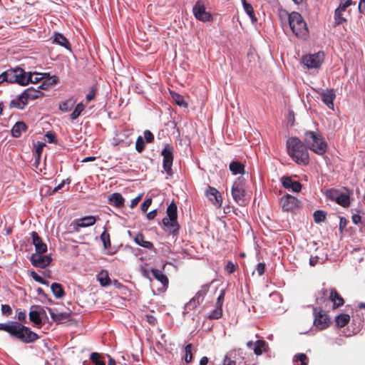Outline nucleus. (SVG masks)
<instances>
[{
	"label": "nucleus",
	"mask_w": 365,
	"mask_h": 365,
	"mask_svg": "<svg viewBox=\"0 0 365 365\" xmlns=\"http://www.w3.org/2000/svg\"><path fill=\"white\" fill-rule=\"evenodd\" d=\"M324 59V53L319 51L316 53L303 56L302 63L307 68H319L321 67Z\"/></svg>",
	"instance_id": "9d476101"
},
{
	"label": "nucleus",
	"mask_w": 365,
	"mask_h": 365,
	"mask_svg": "<svg viewBox=\"0 0 365 365\" xmlns=\"http://www.w3.org/2000/svg\"><path fill=\"white\" fill-rule=\"evenodd\" d=\"M222 315V307L216 306L215 309L212 311L208 315V318L210 319H220Z\"/></svg>",
	"instance_id": "c03bdc74"
},
{
	"label": "nucleus",
	"mask_w": 365,
	"mask_h": 365,
	"mask_svg": "<svg viewBox=\"0 0 365 365\" xmlns=\"http://www.w3.org/2000/svg\"><path fill=\"white\" fill-rule=\"evenodd\" d=\"M27 103L28 102L26 101L25 96L21 93L18 98L13 99L10 102V107L23 109Z\"/></svg>",
	"instance_id": "cd10ccee"
},
{
	"label": "nucleus",
	"mask_w": 365,
	"mask_h": 365,
	"mask_svg": "<svg viewBox=\"0 0 365 365\" xmlns=\"http://www.w3.org/2000/svg\"><path fill=\"white\" fill-rule=\"evenodd\" d=\"M152 203L151 198H147L142 204H141V210L143 212H146L148 210V207L150 206Z\"/></svg>",
	"instance_id": "bf43d9fd"
},
{
	"label": "nucleus",
	"mask_w": 365,
	"mask_h": 365,
	"mask_svg": "<svg viewBox=\"0 0 365 365\" xmlns=\"http://www.w3.org/2000/svg\"><path fill=\"white\" fill-rule=\"evenodd\" d=\"M48 77L46 78L45 76V78L43 79V81L42 82V83L38 86V88H40V89H42V90H45V89H47V88L49 86H51L53 84H56L58 81V77L56 76H53L52 77H50L48 74Z\"/></svg>",
	"instance_id": "72a5a7b5"
},
{
	"label": "nucleus",
	"mask_w": 365,
	"mask_h": 365,
	"mask_svg": "<svg viewBox=\"0 0 365 365\" xmlns=\"http://www.w3.org/2000/svg\"><path fill=\"white\" fill-rule=\"evenodd\" d=\"M110 203L116 207H122L124 205V198L118 192L113 193L109 197Z\"/></svg>",
	"instance_id": "bb28decb"
},
{
	"label": "nucleus",
	"mask_w": 365,
	"mask_h": 365,
	"mask_svg": "<svg viewBox=\"0 0 365 365\" xmlns=\"http://www.w3.org/2000/svg\"><path fill=\"white\" fill-rule=\"evenodd\" d=\"M318 93L322 97V101L327 107L331 110H334V101L336 98L335 92L333 89L321 90L318 91Z\"/></svg>",
	"instance_id": "2eb2a0df"
},
{
	"label": "nucleus",
	"mask_w": 365,
	"mask_h": 365,
	"mask_svg": "<svg viewBox=\"0 0 365 365\" xmlns=\"http://www.w3.org/2000/svg\"><path fill=\"white\" fill-rule=\"evenodd\" d=\"M29 319L36 325H41L42 321L38 311H31L29 314Z\"/></svg>",
	"instance_id": "79ce46f5"
},
{
	"label": "nucleus",
	"mask_w": 365,
	"mask_h": 365,
	"mask_svg": "<svg viewBox=\"0 0 365 365\" xmlns=\"http://www.w3.org/2000/svg\"><path fill=\"white\" fill-rule=\"evenodd\" d=\"M30 260L34 267L43 269L51 264L52 258L49 255L35 253L31 255Z\"/></svg>",
	"instance_id": "4468645a"
},
{
	"label": "nucleus",
	"mask_w": 365,
	"mask_h": 365,
	"mask_svg": "<svg viewBox=\"0 0 365 365\" xmlns=\"http://www.w3.org/2000/svg\"><path fill=\"white\" fill-rule=\"evenodd\" d=\"M342 12H340L337 10H335L334 11V19H335V24L339 25L343 22L346 21V19L342 16Z\"/></svg>",
	"instance_id": "5fc2aeb1"
},
{
	"label": "nucleus",
	"mask_w": 365,
	"mask_h": 365,
	"mask_svg": "<svg viewBox=\"0 0 365 365\" xmlns=\"http://www.w3.org/2000/svg\"><path fill=\"white\" fill-rule=\"evenodd\" d=\"M282 186L285 189H292L293 192H299L302 190V184L299 181L292 180L289 176H283L281 178Z\"/></svg>",
	"instance_id": "dca6fc26"
},
{
	"label": "nucleus",
	"mask_w": 365,
	"mask_h": 365,
	"mask_svg": "<svg viewBox=\"0 0 365 365\" xmlns=\"http://www.w3.org/2000/svg\"><path fill=\"white\" fill-rule=\"evenodd\" d=\"M0 330L6 331L13 338L25 344L33 343L38 339L36 333L18 322H11L9 324L0 323Z\"/></svg>",
	"instance_id": "f257e3e1"
},
{
	"label": "nucleus",
	"mask_w": 365,
	"mask_h": 365,
	"mask_svg": "<svg viewBox=\"0 0 365 365\" xmlns=\"http://www.w3.org/2000/svg\"><path fill=\"white\" fill-rule=\"evenodd\" d=\"M192 13L195 17L202 22L212 21V16L210 13L205 11V7L202 1H197L192 8Z\"/></svg>",
	"instance_id": "f8f14e48"
},
{
	"label": "nucleus",
	"mask_w": 365,
	"mask_h": 365,
	"mask_svg": "<svg viewBox=\"0 0 365 365\" xmlns=\"http://www.w3.org/2000/svg\"><path fill=\"white\" fill-rule=\"evenodd\" d=\"M22 93L27 102L29 99L34 100L43 96V93L41 91L36 90L33 87L26 89Z\"/></svg>",
	"instance_id": "b1692460"
},
{
	"label": "nucleus",
	"mask_w": 365,
	"mask_h": 365,
	"mask_svg": "<svg viewBox=\"0 0 365 365\" xmlns=\"http://www.w3.org/2000/svg\"><path fill=\"white\" fill-rule=\"evenodd\" d=\"M97 280L103 287H108L111 284V280L106 270H102L99 274H97Z\"/></svg>",
	"instance_id": "c85d7f7f"
},
{
	"label": "nucleus",
	"mask_w": 365,
	"mask_h": 365,
	"mask_svg": "<svg viewBox=\"0 0 365 365\" xmlns=\"http://www.w3.org/2000/svg\"><path fill=\"white\" fill-rule=\"evenodd\" d=\"M90 359L95 365H106L104 361L101 360V355L97 352L92 353Z\"/></svg>",
	"instance_id": "a18cd8bd"
},
{
	"label": "nucleus",
	"mask_w": 365,
	"mask_h": 365,
	"mask_svg": "<svg viewBox=\"0 0 365 365\" xmlns=\"http://www.w3.org/2000/svg\"><path fill=\"white\" fill-rule=\"evenodd\" d=\"M352 4L351 0H345L344 1H341L337 9L336 10L344 12L346 11V8Z\"/></svg>",
	"instance_id": "6e6d98bb"
},
{
	"label": "nucleus",
	"mask_w": 365,
	"mask_h": 365,
	"mask_svg": "<svg viewBox=\"0 0 365 365\" xmlns=\"http://www.w3.org/2000/svg\"><path fill=\"white\" fill-rule=\"evenodd\" d=\"M151 274L154 279L162 284V289H166L168 287L169 280L168 277L160 269H151Z\"/></svg>",
	"instance_id": "aec40b11"
},
{
	"label": "nucleus",
	"mask_w": 365,
	"mask_h": 365,
	"mask_svg": "<svg viewBox=\"0 0 365 365\" xmlns=\"http://www.w3.org/2000/svg\"><path fill=\"white\" fill-rule=\"evenodd\" d=\"M3 76L5 78V81L7 83H16L21 86H26L28 84L29 80L25 78V71L20 67L8 69L3 72Z\"/></svg>",
	"instance_id": "423d86ee"
},
{
	"label": "nucleus",
	"mask_w": 365,
	"mask_h": 365,
	"mask_svg": "<svg viewBox=\"0 0 365 365\" xmlns=\"http://www.w3.org/2000/svg\"><path fill=\"white\" fill-rule=\"evenodd\" d=\"M245 185V182L243 180L238 179V180L234 182L232 186V196L234 200L240 206L245 205L247 203Z\"/></svg>",
	"instance_id": "0eeeda50"
},
{
	"label": "nucleus",
	"mask_w": 365,
	"mask_h": 365,
	"mask_svg": "<svg viewBox=\"0 0 365 365\" xmlns=\"http://www.w3.org/2000/svg\"><path fill=\"white\" fill-rule=\"evenodd\" d=\"M1 309L2 314L6 317H9L12 314V309L9 304H2Z\"/></svg>",
	"instance_id": "4d7b16f0"
},
{
	"label": "nucleus",
	"mask_w": 365,
	"mask_h": 365,
	"mask_svg": "<svg viewBox=\"0 0 365 365\" xmlns=\"http://www.w3.org/2000/svg\"><path fill=\"white\" fill-rule=\"evenodd\" d=\"M30 276L35 280L36 282H38L42 284H48V282L44 279L43 277H41L40 275H38L36 272L31 271L30 272Z\"/></svg>",
	"instance_id": "3c124183"
},
{
	"label": "nucleus",
	"mask_w": 365,
	"mask_h": 365,
	"mask_svg": "<svg viewBox=\"0 0 365 365\" xmlns=\"http://www.w3.org/2000/svg\"><path fill=\"white\" fill-rule=\"evenodd\" d=\"M294 361H299L300 365H307L308 357L305 354H299L294 356Z\"/></svg>",
	"instance_id": "8fccbe9b"
},
{
	"label": "nucleus",
	"mask_w": 365,
	"mask_h": 365,
	"mask_svg": "<svg viewBox=\"0 0 365 365\" xmlns=\"http://www.w3.org/2000/svg\"><path fill=\"white\" fill-rule=\"evenodd\" d=\"M280 204L282 210L286 212H292L299 206V200L291 195H286L281 197Z\"/></svg>",
	"instance_id": "ddd939ff"
},
{
	"label": "nucleus",
	"mask_w": 365,
	"mask_h": 365,
	"mask_svg": "<svg viewBox=\"0 0 365 365\" xmlns=\"http://www.w3.org/2000/svg\"><path fill=\"white\" fill-rule=\"evenodd\" d=\"M314 316V324L319 330H324L329 327L331 319L328 314L322 307H313Z\"/></svg>",
	"instance_id": "1a4fd4ad"
},
{
	"label": "nucleus",
	"mask_w": 365,
	"mask_h": 365,
	"mask_svg": "<svg viewBox=\"0 0 365 365\" xmlns=\"http://www.w3.org/2000/svg\"><path fill=\"white\" fill-rule=\"evenodd\" d=\"M31 237L36 253L43 254L47 252V245L42 241L36 232H31Z\"/></svg>",
	"instance_id": "6ab92c4d"
},
{
	"label": "nucleus",
	"mask_w": 365,
	"mask_h": 365,
	"mask_svg": "<svg viewBox=\"0 0 365 365\" xmlns=\"http://www.w3.org/2000/svg\"><path fill=\"white\" fill-rule=\"evenodd\" d=\"M76 103V100L74 98H69L65 101L59 103V109L65 113L68 112L73 108Z\"/></svg>",
	"instance_id": "c756f323"
},
{
	"label": "nucleus",
	"mask_w": 365,
	"mask_h": 365,
	"mask_svg": "<svg viewBox=\"0 0 365 365\" xmlns=\"http://www.w3.org/2000/svg\"><path fill=\"white\" fill-rule=\"evenodd\" d=\"M339 192H340L338 190L329 189L327 190L326 195L331 200L336 201L337 195L339 194Z\"/></svg>",
	"instance_id": "864d4df0"
},
{
	"label": "nucleus",
	"mask_w": 365,
	"mask_h": 365,
	"mask_svg": "<svg viewBox=\"0 0 365 365\" xmlns=\"http://www.w3.org/2000/svg\"><path fill=\"white\" fill-rule=\"evenodd\" d=\"M45 76H47L46 73H31L25 72V78H28V83H37L40 82L41 80L45 78Z\"/></svg>",
	"instance_id": "393cba45"
},
{
	"label": "nucleus",
	"mask_w": 365,
	"mask_h": 365,
	"mask_svg": "<svg viewBox=\"0 0 365 365\" xmlns=\"http://www.w3.org/2000/svg\"><path fill=\"white\" fill-rule=\"evenodd\" d=\"M200 302H201L200 301H198L196 299H195L194 297H192L190 300V302H188L185 304V309H189V310H194V309H195L196 307H197V306L200 305Z\"/></svg>",
	"instance_id": "09e8293b"
},
{
	"label": "nucleus",
	"mask_w": 365,
	"mask_h": 365,
	"mask_svg": "<svg viewBox=\"0 0 365 365\" xmlns=\"http://www.w3.org/2000/svg\"><path fill=\"white\" fill-rule=\"evenodd\" d=\"M336 324L339 327H344L350 321V316L348 314H340L336 317Z\"/></svg>",
	"instance_id": "f704fd0d"
},
{
	"label": "nucleus",
	"mask_w": 365,
	"mask_h": 365,
	"mask_svg": "<svg viewBox=\"0 0 365 365\" xmlns=\"http://www.w3.org/2000/svg\"><path fill=\"white\" fill-rule=\"evenodd\" d=\"M242 4L245 12L250 16L252 22L257 21V19L255 16L254 9L250 4H248L246 0H242Z\"/></svg>",
	"instance_id": "4c0bfd02"
},
{
	"label": "nucleus",
	"mask_w": 365,
	"mask_h": 365,
	"mask_svg": "<svg viewBox=\"0 0 365 365\" xmlns=\"http://www.w3.org/2000/svg\"><path fill=\"white\" fill-rule=\"evenodd\" d=\"M225 299V292L222 290L220 295L217 297L216 306L222 307Z\"/></svg>",
	"instance_id": "e2e57ef3"
},
{
	"label": "nucleus",
	"mask_w": 365,
	"mask_h": 365,
	"mask_svg": "<svg viewBox=\"0 0 365 365\" xmlns=\"http://www.w3.org/2000/svg\"><path fill=\"white\" fill-rule=\"evenodd\" d=\"M223 365H237V361L226 355L223 359Z\"/></svg>",
	"instance_id": "0e129e2a"
},
{
	"label": "nucleus",
	"mask_w": 365,
	"mask_h": 365,
	"mask_svg": "<svg viewBox=\"0 0 365 365\" xmlns=\"http://www.w3.org/2000/svg\"><path fill=\"white\" fill-rule=\"evenodd\" d=\"M51 291L53 294V295L58 298H62L65 295V292L63 290V288L61 284L58 283H53L51 286Z\"/></svg>",
	"instance_id": "473e14b6"
},
{
	"label": "nucleus",
	"mask_w": 365,
	"mask_h": 365,
	"mask_svg": "<svg viewBox=\"0 0 365 365\" xmlns=\"http://www.w3.org/2000/svg\"><path fill=\"white\" fill-rule=\"evenodd\" d=\"M229 168L233 175L244 173L245 165L239 161H232Z\"/></svg>",
	"instance_id": "2f4dec72"
},
{
	"label": "nucleus",
	"mask_w": 365,
	"mask_h": 365,
	"mask_svg": "<svg viewBox=\"0 0 365 365\" xmlns=\"http://www.w3.org/2000/svg\"><path fill=\"white\" fill-rule=\"evenodd\" d=\"M167 215L163 219V224L166 227L169 232L173 233V235L178 234L180 228L178 222V207L175 202H171L167 208Z\"/></svg>",
	"instance_id": "39448f33"
},
{
	"label": "nucleus",
	"mask_w": 365,
	"mask_h": 365,
	"mask_svg": "<svg viewBox=\"0 0 365 365\" xmlns=\"http://www.w3.org/2000/svg\"><path fill=\"white\" fill-rule=\"evenodd\" d=\"M48 312L52 319L58 324H61L63 321L68 320L71 317V314L68 312L55 313L51 309H49Z\"/></svg>",
	"instance_id": "412c9836"
},
{
	"label": "nucleus",
	"mask_w": 365,
	"mask_h": 365,
	"mask_svg": "<svg viewBox=\"0 0 365 365\" xmlns=\"http://www.w3.org/2000/svg\"><path fill=\"white\" fill-rule=\"evenodd\" d=\"M328 290L323 287L322 289H320L317 294L316 297V303L319 305H324L327 301H328Z\"/></svg>",
	"instance_id": "7c9ffc66"
},
{
	"label": "nucleus",
	"mask_w": 365,
	"mask_h": 365,
	"mask_svg": "<svg viewBox=\"0 0 365 365\" xmlns=\"http://www.w3.org/2000/svg\"><path fill=\"white\" fill-rule=\"evenodd\" d=\"M314 220L317 223H320L326 220V212L323 210H317L314 212Z\"/></svg>",
	"instance_id": "37998d69"
},
{
	"label": "nucleus",
	"mask_w": 365,
	"mask_h": 365,
	"mask_svg": "<svg viewBox=\"0 0 365 365\" xmlns=\"http://www.w3.org/2000/svg\"><path fill=\"white\" fill-rule=\"evenodd\" d=\"M28 126L23 121L16 122L11 128V135L14 138H19L22 132L26 131Z\"/></svg>",
	"instance_id": "5701e85b"
},
{
	"label": "nucleus",
	"mask_w": 365,
	"mask_h": 365,
	"mask_svg": "<svg viewBox=\"0 0 365 365\" xmlns=\"http://www.w3.org/2000/svg\"><path fill=\"white\" fill-rule=\"evenodd\" d=\"M206 195L213 205L220 207L222 205V197L220 192L215 187L208 186L206 191Z\"/></svg>",
	"instance_id": "a211bd4d"
},
{
	"label": "nucleus",
	"mask_w": 365,
	"mask_h": 365,
	"mask_svg": "<svg viewBox=\"0 0 365 365\" xmlns=\"http://www.w3.org/2000/svg\"><path fill=\"white\" fill-rule=\"evenodd\" d=\"M134 241L137 245L146 249L151 250L153 248V244L150 241L145 240L142 233H138L134 238Z\"/></svg>",
	"instance_id": "a878e982"
},
{
	"label": "nucleus",
	"mask_w": 365,
	"mask_h": 365,
	"mask_svg": "<svg viewBox=\"0 0 365 365\" xmlns=\"http://www.w3.org/2000/svg\"><path fill=\"white\" fill-rule=\"evenodd\" d=\"M288 155L297 164L307 165L309 164V153L304 142L297 137H291L287 140Z\"/></svg>",
	"instance_id": "f03ea898"
},
{
	"label": "nucleus",
	"mask_w": 365,
	"mask_h": 365,
	"mask_svg": "<svg viewBox=\"0 0 365 365\" xmlns=\"http://www.w3.org/2000/svg\"><path fill=\"white\" fill-rule=\"evenodd\" d=\"M163 156V167L166 174L169 176L173 175V163L174 158V148L170 144L165 145L161 151Z\"/></svg>",
	"instance_id": "6e6552de"
},
{
	"label": "nucleus",
	"mask_w": 365,
	"mask_h": 365,
	"mask_svg": "<svg viewBox=\"0 0 365 365\" xmlns=\"http://www.w3.org/2000/svg\"><path fill=\"white\" fill-rule=\"evenodd\" d=\"M304 143L307 148L318 155H323L327 149V144L322 135L314 131H306L304 135Z\"/></svg>",
	"instance_id": "7ed1b4c3"
},
{
	"label": "nucleus",
	"mask_w": 365,
	"mask_h": 365,
	"mask_svg": "<svg viewBox=\"0 0 365 365\" xmlns=\"http://www.w3.org/2000/svg\"><path fill=\"white\" fill-rule=\"evenodd\" d=\"M225 269L227 271V272L229 274H232L233 272H235L236 267H235V265L231 261H229L227 263V265L225 267Z\"/></svg>",
	"instance_id": "052dcab7"
},
{
	"label": "nucleus",
	"mask_w": 365,
	"mask_h": 365,
	"mask_svg": "<svg viewBox=\"0 0 365 365\" xmlns=\"http://www.w3.org/2000/svg\"><path fill=\"white\" fill-rule=\"evenodd\" d=\"M53 42L60 45L65 48L71 51V44L68 41V40L62 34L60 33H56L53 34Z\"/></svg>",
	"instance_id": "4be33fe9"
},
{
	"label": "nucleus",
	"mask_w": 365,
	"mask_h": 365,
	"mask_svg": "<svg viewBox=\"0 0 365 365\" xmlns=\"http://www.w3.org/2000/svg\"><path fill=\"white\" fill-rule=\"evenodd\" d=\"M144 138L145 139V141L148 143H151L154 141V135L148 130L144 131Z\"/></svg>",
	"instance_id": "13d9d810"
},
{
	"label": "nucleus",
	"mask_w": 365,
	"mask_h": 365,
	"mask_svg": "<svg viewBox=\"0 0 365 365\" xmlns=\"http://www.w3.org/2000/svg\"><path fill=\"white\" fill-rule=\"evenodd\" d=\"M289 24L292 32L299 38H306L309 34L307 24L302 16L297 12L292 11L289 15Z\"/></svg>",
	"instance_id": "20e7f679"
},
{
	"label": "nucleus",
	"mask_w": 365,
	"mask_h": 365,
	"mask_svg": "<svg viewBox=\"0 0 365 365\" xmlns=\"http://www.w3.org/2000/svg\"><path fill=\"white\" fill-rule=\"evenodd\" d=\"M85 106L83 103H78L73 111L71 113L70 118L72 120L77 119L81 114V113L84 110Z\"/></svg>",
	"instance_id": "58836bf2"
},
{
	"label": "nucleus",
	"mask_w": 365,
	"mask_h": 365,
	"mask_svg": "<svg viewBox=\"0 0 365 365\" xmlns=\"http://www.w3.org/2000/svg\"><path fill=\"white\" fill-rule=\"evenodd\" d=\"M135 149L140 153L145 149V141L142 136H138L135 142Z\"/></svg>",
	"instance_id": "de8ad7c7"
},
{
	"label": "nucleus",
	"mask_w": 365,
	"mask_h": 365,
	"mask_svg": "<svg viewBox=\"0 0 365 365\" xmlns=\"http://www.w3.org/2000/svg\"><path fill=\"white\" fill-rule=\"evenodd\" d=\"M267 343L264 340H257L255 342V347L253 348L254 353L257 356L261 355L265 351Z\"/></svg>",
	"instance_id": "e433bc0d"
},
{
	"label": "nucleus",
	"mask_w": 365,
	"mask_h": 365,
	"mask_svg": "<svg viewBox=\"0 0 365 365\" xmlns=\"http://www.w3.org/2000/svg\"><path fill=\"white\" fill-rule=\"evenodd\" d=\"M335 202L344 207H348L350 205L349 196L341 192L337 195L336 200Z\"/></svg>",
	"instance_id": "c9c22d12"
},
{
	"label": "nucleus",
	"mask_w": 365,
	"mask_h": 365,
	"mask_svg": "<svg viewBox=\"0 0 365 365\" xmlns=\"http://www.w3.org/2000/svg\"><path fill=\"white\" fill-rule=\"evenodd\" d=\"M266 265L264 263H259L257 265L256 270L259 276L262 275L265 272Z\"/></svg>",
	"instance_id": "338daca9"
},
{
	"label": "nucleus",
	"mask_w": 365,
	"mask_h": 365,
	"mask_svg": "<svg viewBox=\"0 0 365 365\" xmlns=\"http://www.w3.org/2000/svg\"><path fill=\"white\" fill-rule=\"evenodd\" d=\"M97 92V88L96 86H92L90 89L88 93L86 96V99L87 102H90L91 101L95 98L96 94Z\"/></svg>",
	"instance_id": "603ef678"
},
{
	"label": "nucleus",
	"mask_w": 365,
	"mask_h": 365,
	"mask_svg": "<svg viewBox=\"0 0 365 365\" xmlns=\"http://www.w3.org/2000/svg\"><path fill=\"white\" fill-rule=\"evenodd\" d=\"M105 249H108L111 246L110 234L105 230L100 236Z\"/></svg>",
	"instance_id": "ea45409f"
},
{
	"label": "nucleus",
	"mask_w": 365,
	"mask_h": 365,
	"mask_svg": "<svg viewBox=\"0 0 365 365\" xmlns=\"http://www.w3.org/2000/svg\"><path fill=\"white\" fill-rule=\"evenodd\" d=\"M205 294H206V289H202L201 290L198 291L196 293V294L194 297V298L196 299L198 301H200V299H201V302H202Z\"/></svg>",
	"instance_id": "69168bd1"
},
{
	"label": "nucleus",
	"mask_w": 365,
	"mask_h": 365,
	"mask_svg": "<svg viewBox=\"0 0 365 365\" xmlns=\"http://www.w3.org/2000/svg\"><path fill=\"white\" fill-rule=\"evenodd\" d=\"M328 301L332 302V309H334L341 307L344 304V299L334 288L331 289Z\"/></svg>",
	"instance_id": "f3484780"
},
{
	"label": "nucleus",
	"mask_w": 365,
	"mask_h": 365,
	"mask_svg": "<svg viewBox=\"0 0 365 365\" xmlns=\"http://www.w3.org/2000/svg\"><path fill=\"white\" fill-rule=\"evenodd\" d=\"M171 96L177 105L185 107L187 106V103L185 102L184 97L182 95L175 92H171Z\"/></svg>",
	"instance_id": "a19ab883"
},
{
	"label": "nucleus",
	"mask_w": 365,
	"mask_h": 365,
	"mask_svg": "<svg viewBox=\"0 0 365 365\" xmlns=\"http://www.w3.org/2000/svg\"><path fill=\"white\" fill-rule=\"evenodd\" d=\"M140 270L144 277L148 279L150 281H152V277L150 276V272L145 267L141 266Z\"/></svg>",
	"instance_id": "680f3d73"
},
{
	"label": "nucleus",
	"mask_w": 365,
	"mask_h": 365,
	"mask_svg": "<svg viewBox=\"0 0 365 365\" xmlns=\"http://www.w3.org/2000/svg\"><path fill=\"white\" fill-rule=\"evenodd\" d=\"M46 137L48 138V143H55L56 142V135L53 132H47L46 134Z\"/></svg>",
	"instance_id": "774afa93"
},
{
	"label": "nucleus",
	"mask_w": 365,
	"mask_h": 365,
	"mask_svg": "<svg viewBox=\"0 0 365 365\" xmlns=\"http://www.w3.org/2000/svg\"><path fill=\"white\" fill-rule=\"evenodd\" d=\"M192 344H188L185 346V361L187 363L190 362L192 359Z\"/></svg>",
	"instance_id": "49530a36"
},
{
	"label": "nucleus",
	"mask_w": 365,
	"mask_h": 365,
	"mask_svg": "<svg viewBox=\"0 0 365 365\" xmlns=\"http://www.w3.org/2000/svg\"><path fill=\"white\" fill-rule=\"evenodd\" d=\"M99 220L100 217L98 215H88L75 219L72 221L70 226L73 228L74 232H78L80 231V228L91 227Z\"/></svg>",
	"instance_id": "9b49d317"
}]
</instances>
